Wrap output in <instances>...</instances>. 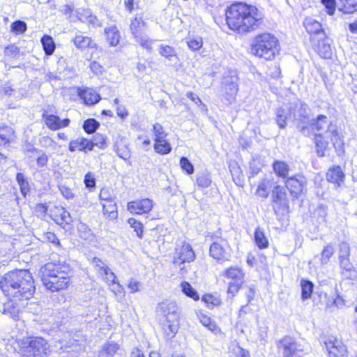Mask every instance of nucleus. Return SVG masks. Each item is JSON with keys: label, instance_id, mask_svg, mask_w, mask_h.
Instances as JSON below:
<instances>
[{"label": "nucleus", "instance_id": "f257e3e1", "mask_svg": "<svg viewBox=\"0 0 357 357\" xmlns=\"http://www.w3.org/2000/svg\"><path fill=\"white\" fill-rule=\"evenodd\" d=\"M226 21L229 28L238 33L255 29L262 20V15L252 5L243 2L233 3L226 10Z\"/></svg>", "mask_w": 357, "mask_h": 357}, {"label": "nucleus", "instance_id": "f03ea898", "mask_svg": "<svg viewBox=\"0 0 357 357\" xmlns=\"http://www.w3.org/2000/svg\"><path fill=\"white\" fill-rule=\"evenodd\" d=\"M0 287L7 297L25 301L33 296L36 289L31 273L25 269L6 273L0 281Z\"/></svg>", "mask_w": 357, "mask_h": 357}, {"label": "nucleus", "instance_id": "7ed1b4c3", "mask_svg": "<svg viewBox=\"0 0 357 357\" xmlns=\"http://www.w3.org/2000/svg\"><path fill=\"white\" fill-rule=\"evenodd\" d=\"M70 267L66 265L47 263L42 268L41 280L52 292L67 288L70 283Z\"/></svg>", "mask_w": 357, "mask_h": 357}, {"label": "nucleus", "instance_id": "20e7f679", "mask_svg": "<svg viewBox=\"0 0 357 357\" xmlns=\"http://www.w3.org/2000/svg\"><path fill=\"white\" fill-rule=\"evenodd\" d=\"M156 312L162 317V329L167 338L174 337L178 333L181 311L174 301H165L158 303Z\"/></svg>", "mask_w": 357, "mask_h": 357}, {"label": "nucleus", "instance_id": "39448f33", "mask_svg": "<svg viewBox=\"0 0 357 357\" xmlns=\"http://www.w3.org/2000/svg\"><path fill=\"white\" fill-rule=\"evenodd\" d=\"M311 126L319 134L322 135L326 132L328 135L337 155H342L344 153V144L339 135L337 127L328 120L326 116L318 115L316 119L312 120Z\"/></svg>", "mask_w": 357, "mask_h": 357}, {"label": "nucleus", "instance_id": "423d86ee", "mask_svg": "<svg viewBox=\"0 0 357 357\" xmlns=\"http://www.w3.org/2000/svg\"><path fill=\"white\" fill-rule=\"evenodd\" d=\"M278 39L270 33H264L256 36L251 52L259 57L271 60L278 52Z\"/></svg>", "mask_w": 357, "mask_h": 357}, {"label": "nucleus", "instance_id": "0eeeda50", "mask_svg": "<svg viewBox=\"0 0 357 357\" xmlns=\"http://www.w3.org/2000/svg\"><path fill=\"white\" fill-rule=\"evenodd\" d=\"M50 345L40 337H36L22 344L20 353L26 357H48L50 354Z\"/></svg>", "mask_w": 357, "mask_h": 357}, {"label": "nucleus", "instance_id": "6e6552de", "mask_svg": "<svg viewBox=\"0 0 357 357\" xmlns=\"http://www.w3.org/2000/svg\"><path fill=\"white\" fill-rule=\"evenodd\" d=\"M238 75L235 70L225 72L222 81V90L227 104L235 101L236 95L238 91Z\"/></svg>", "mask_w": 357, "mask_h": 357}, {"label": "nucleus", "instance_id": "1a4fd4ad", "mask_svg": "<svg viewBox=\"0 0 357 357\" xmlns=\"http://www.w3.org/2000/svg\"><path fill=\"white\" fill-rule=\"evenodd\" d=\"M91 263L96 271L108 285H116L114 287L113 291L114 292L121 293L123 290V287L119 282H116V275L109 268L107 264L98 257L93 258Z\"/></svg>", "mask_w": 357, "mask_h": 357}, {"label": "nucleus", "instance_id": "9d476101", "mask_svg": "<svg viewBox=\"0 0 357 357\" xmlns=\"http://www.w3.org/2000/svg\"><path fill=\"white\" fill-rule=\"evenodd\" d=\"M278 352L281 357H301L303 347L290 336H285L277 344Z\"/></svg>", "mask_w": 357, "mask_h": 357}, {"label": "nucleus", "instance_id": "9b49d317", "mask_svg": "<svg viewBox=\"0 0 357 357\" xmlns=\"http://www.w3.org/2000/svg\"><path fill=\"white\" fill-rule=\"evenodd\" d=\"M308 106L307 104L302 102H295L290 103L288 110L289 114V119H292L295 121L300 122L301 124L305 123L308 118L307 114ZM297 128L302 133H305V130L307 127L304 125H297Z\"/></svg>", "mask_w": 357, "mask_h": 357}, {"label": "nucleus", "instance_id": "f8f14e48", "mask_svg": "<svg viewBox=\"0 0 357 357\" xmlns=\"http://www.w3.org/2000/svg\"><path fill=\"white\" fill-rule=\"evenodd\" d=\"M271 201L275 213L287 211L289 206L286 188L279 185L274 186L272 190Z\"/></svg>", "mask_w": 357, "mask_h": 357}, {"label": "nucleus", "instance_id": "ddd939ff", "mask_svg": "<svg viewBox=\"0 0 357 357\" xmlns=\"http://www.w3.org/2000/svg\"><path fill=\"white\" fill-rule=\"evenodd\" d=\"M321 343L324 345L328 357H344L347 353L346 347L333 336L322 337Z\"/></svg>", "mask_w": 357, "mask_h": 357}, {"label": "nucleus", "instance_id": "4468645a", "mask_svg": "<svg viewBox=\"0 0 357 357\" xmlns=\"http://www.w3.org/2000/svg\"><path fill=\"white\" fill-rule=\"evenodd\" d=\"M306 179L301 174L287 178L285 188H287L294 198H298L306 191Z\"/></svg>", "mask_w": 357, "mask_h": 357}, {"label": "nucleus", "instance_id": "2eb2a0df", "mask_svg": "<svg viewBox=\"0 0 357 357\" xmlns=\"http://www.w3.org/2000/svg\"><path fill=\"white\" fill-rule=\"evenodd\" d=\"M314 42V50L323 59H329L333 55L331 47L332 40L326 36L325 33H321L320 37L312 38Z\"/></svg>", "mask_w": 357, "mask_h": 357}, {"label": "nucleus", "instance_id": "dca6fc26", "mask_svg": "<svg viewBox=\"0 0 357 357\" xmlns=\"http://www.w3.org/2000/svg\"><path fill=\"white\" fill-rule=\"evenodd\" d=\"M229 245L226 240L222 238L218 239L210 245V256L218 261H227L229 257Z\"/></svg>", "mask_w": 357, "mask_h": 357}, {"label": "nucleus", "instance_id": "f3484780", "mask_svg": "<svg viewBox=\"0 0 357 357\" xmlns=\"http://www.w3.org/2000/svg\"><path fill=\"white\" fill-rule=\"evenodd\" d=\"M24 300H16L12 298V299L4 303L0 307V312L15 321L19 320L20 313L24 308Z\"/></svg>", "mask_w": 357, "mask_h": 357}, {"label": "nucleus", "instance_id": "a211bd4d", "mask_svg": "<svg viewBox=\"0 0 357 357\" xmlns=\"http://www.w3.org/2000/svg\"><path fill=\"white\" fill-rule=\"evenodd\" d=\"M195 255L192 247L188 243H183L176 248L173 263L174 264H183L194 260Z\"/></svg>", "mask_w": 357, "mask_h": 357}, {"label": "nucleus", "instance_id": "6ab92c4d", "mask_svg": "<svg viewBox=\"0 0 357 357\" xmlns=\"http://www.w3.org/2000/svg\"><path fill=\"white\" fill-rule=\"evenodd\" d=\"M153 206V201L149 198L129 202L128 210L133 214L141 215L150 212Z\"/></svg>", "mask_w": 357, "mask_h": 357}, {"label": "nucleus", "instance_id": "aec40b11", "mask_svg": "<svg viewBox=\"0 0 357 357\" xmlns=\"http://www.w3.org/2000/svg\"><path fill=\"white\" fill-rule=\"evenodd\" d=\"M43 319L50 326L51 330H56L60 326L68 321V312L64 309L61 310H52L48 317H45Z\"/></svg>", "mask_w": 357, "mask_h": 357}, {"label": "nucleus", "instance_id": "412c9836", "mask_svg": "<svg viewBox=\"0 0 357 357\" xmlns=\"http://www.w3.org/2000/svg\"><path fill=\"white\" fill-rule=\"evenodd\" d=\"M43 119L45 120L47 128L52 130H57L68 127L70 121L68 118L61 119L58 116L54 114H43Z\"/></svg>", "mask_w": 357, "mask_h": 357}, {"label": "nucleus", "instance_id": "4be33fe9", "mask_svg": "<svg viewBox=\"0 0 357 357\" xmlns=\"http://www.w3.org/2000/svg\"><path fill=\"white\" fill-rule=\"evenodd\" d=\"M340 275L344 280H354L357 278V271L354 268L350 259H342L338 260Z\"/></svg>", "mask_w": 357, "mask_h": 357}, {"label": "nucleus", "instance_id": "5701e85b", "mask_svg": "<svg viewBox=\"0 0 357 357\" xmlns=\"http://www.w3.org/2000/svg\"><path fill=\"white\" fill-rule=\"evenodd\" d=\"M68 150L70 152L80 151L87 153L93 150V145L91 140L81 137L75 139L71 140L68 145Z\"/></svg>", "mask_w": 357, "mask_h": 357}, {"label": "nucleus", "instance_id": "b1692460", "mask_svg": "<svg viewBox=\"0 0 357 357\" xmlns=\"http://www.w3.org/2000/svg\"><path fill=\"white\" fill-rule=\"evenodd\" d=\"M77 95L87 105H93L98 102L100 100V95L93 89L90 88H79L77 90Z\"/></svg>", "mask_w": 357, "mask_h": 357}, {"label": "nucleus", "instance_id": "393cba45", "mask_svg": "<svg viewBox=\"0 0 357 357\" xmlns=\"http://www.w3.org/2000/svg\"><path fill=\"white\" fill-rule=\"evenodd\" d=\"M114 150L119 157L127 160L130 158V152L128 147L126 139L123 136H118L114 144Z\"/></svg>", "mask_w": 357, "mask_h": 357}, {"label": "nucleus", "instance_id": "a878e982", "mask_svg": "<svg viewBox=\"0 0 357 357\" xmlns=\"http://www.w3.org/2000/svg\"><path fill=\"white\" fill-rule=\"evenodd\" d=\"M303 24L307 32L313 35L312 38H317L320 37L321 33H325L321 24L312 17L305 18Z\"/></svg>", "mask_w": 357, "mask_h": 357}, {"label": "nucleus", "instance_id": "bb28decb", "mask_svg": "<svg viewBox=\"0 0 357 357\" xmlns=\"http://www.w3.org/2000/svg\"><path fill=\"white\" fill-rule=\"evenodd\" d=\"M344 178V174L341 167L338 165L329 168L326 174L327 181L336 184L337 186H340L341 183L343 182Z\"/></svg>", "mask_w": 357, "mask_h": 357}, {"label": "nucleus", "instance_id": "cd10ccee", "mask_svg": "<svg viewBox=\"0 0 357 357\" xmlns=\"http://www.w3.org/2000/svg\"><path fill=\"white\" fill-rule=\"evenodd\" d=\"M14 130L3 123H0V146L9 144L14 140Z\"/></svg>", "mask_w": 357, "mask_h": 357}, {"label": "nucleus", "instance_id": "c85d7f7f", "mask_svg": "<svg viewBox=\"0 0 357 357\" xmlns=\"http://www.w3.org/2000/svg\"><path fill=\"white\" fill-rule=\"evenodd\" d=\"M73 42L77 48L82 50L87 48H93L96 46V43L91 38L84 36L81 33L75 36L73 39Z\"/></svg>", "mask_w": 357, "mask_h": 357}, {"label": "nucleus", "instance_id": "c756f323", "mask_svg": "<svg viewBox=\"0 0 357 357\" xmlns=\"http://www.w3.org/2000/svg\"><path fill=\"white\" fill-rule=\"evenodd\" d=\"M119 349V345L114 341H107L102 346L98 357H113Z\"/></svg>", "mask_w": 357, "mask_h": 357}, {"label": "nucleus", "instance_id": "7c9ffc66", "mask_svg": "<svg viewBox=\"0 0 357 357\" xmlns=\"http://www.w3.org/2000/svg\"><path fill=\"white\" fill-rule=\"evenodd\" d=\"M107 40L110 46H116L120 40V33L115 25L110 26L105 29Z\"/></svg>", "mask_w": 357, "mask_h": 357}, {"label": "nucleus", "instance_id": "2f4dec72", "mask_svg": "<svg viewBox=\"0 0 357 357\" xmlns=\"http://www.w3.org/2000/svg\"><path fill=\"white\" fill-rule=\"evenodd\" d=\"M145 26L146 22L143 20L142 17L137 15L131 21L130 29L134 37H139V34L144 33Z\"/></svg>", "mask_w": 357, "mask_h": 357}, {"label": "nucleus", "instance_id": "473e14b6", "mask_svg": "<svg viewBox=\"0 0 357 357\" xmlns=\"http://www.w3.org/2000/svg\"><path fill=\"white\" fill-rule=\"evenodd\" d=\"M224 275L231 279L234 282H243L244 273L241 268L238 266L230 267L225 270Z\"/></svg>", "mask_w": 357, "mask_h": 357}, {"label": "nucleus", "instance_id": "72a5a7b5", "mask_svg": "<svg viewBox=\"0 0 357 357\" xmlns=\"http://www.w3.org/2000/svg\"><path fill=\"white\" fill-rule=\"evenodd\" d=\"M275 121L280 129H284L287 126V119H289V110L278 107L275 111Z\"/></svg>", "mask_w": 357, "mask_h": 357}, {"label": "nucleus", "instance_id": "f704fd0d", "mask_svg": "<svg viewBox=\"0 0 357 357\" xmlns=\"http://www.w3.org/2000/svg\"><path fill=\"white\" fill-rule=\"evenodd\" d=\"M273 169L277 176L282 178H287L290 170L288 164L282 160H275L273 163Z\"/></svg>", "mask_w": 357, "mask_h": 357}, {"label": "nucleus", "instance_id": "c9c22d12", "mask_svg": "<svg viewBox=\"0 0 357 357\" xmlns=\"http://www.w3.org/2000/svg\"><path fill=\"white\" fill-rule=\"evenodd\" d=\"M26 152L32 153L36 157V164L38 167H43L47 165L49 158L43 150L31 147L26 150Z\"/></svg>", "mask_w": 357, "mask_h": 357}, {"label": "nucleus", "instance_id": "e433bc0d", "mask_svg": "<svg viewBox=\"0 0 357 357\" xmlns=\"http://www.w3.org/2000/svg\"><path fill=\"white\" fill-rule=\"evenodd\" d=\"M273 187V179L264 178L259 183L257 189V194L259 197L266 198L268 196V190Z\"/></svg>", "mask_w": 357, "mask_h": 357}, {"label": "nucleus", "instance_id": "4c0bfd02", "mask_svg": "<svg viewBox=\"0 0 357 357\" xmlns=\"http://www.w3.org/2000/svg\"><path fill=\"white\" fill-rule=\"evenodd\" d=\"M254 238L257 246L259 249L262 250L268 247L269 243L268 238L264 231L259 227L255 229Z\"/></svg>", "mask_w": 357, "mask_h": 357}, {"label": "nucleus", "instance_id": "58836bf2", "mask_svg": "<svg viewBox=\"0 0 357 357\" xmlns=\"http://www.w3.org/2000/svg\"><path fill=\"white\" fill-rule=\"evenodd\" d=\"M44 52L47 56H51L54 52L56 45L52 36L44 35L40 39Z\"/></svg>", "mask_w": 357, "mask_h": 357}, {"label": "nucleus", "instance_id": "ea45409f", "mask_svg": "<svg viewBox=\"0 0 357 357\" xmlns=\"http://www.w3.org/2000/svg\"><path fill=\"white\" fill-rule=\"evenodd\" d=\"M155 151L161 155H166L171 152L172 146L166 138L155 141L153 145Z\"/></svg>", "mask_w": 357, "mask_h": 357}, {"label": "nucleus", "instance_id": "a19ab883", "mask_svg": "<svg viewBox=\"0 0 357 357\" xmlns=\"http://www.w3.org/2000/svg\"><path fill=\"white\" fill-rule=\"evenodd\" d=\"M301 287L302 300L305 301L309 299L313 292L314 284L308 280L303 279L301 281Z\"/></svg>", "mask_w": 357, "mask_h": 357}, {"label": "nucleus", "instance_id": "79ce46f5", "mask_svg": "<svg viewBox=\"0 0 357 357\" xmlns=\"http://www.w3.org/2000/svg\"><path fill=\"white\" fill-rule=\"evenodd\" d=\"M102 211L104 215L111 219H116L118 215L116 204L114 201L102 204Z\"/></svg>", "mask_w": 357, "mask_h": 357}, {"label": "nucleus", "instance_id": "37998d69", "mask_svg": "<svg viewBox=\"0 0 357 357\" xmlns=\"http://www.w3.org/2000/svg\"><path fill=\"white\" fill-rule=\"evenodd\" d=\"M100 126V123L96 119L89 118L84 121L82 128L87 134H93L99 128Z\"/></svg>", "mask_w": 357, "mask_h": 357}, {"label": "nucleus", "instance_id": "c03bdc74", "mask_svg": "<svg viewBox=\"0 0 357 357\" xmlns=\"http://www.w3.org/2000/svg\"><path fill=\"white\" fill-rule=\"evenodd\" d=\"M181 287L182 292L185 296L192 298L195 301H198L199 299L198 293L189 282L185 281L182 282L181 283Z\"/></svg>", "mask_w": 357, "mask_h": 357}, {"label": "nucleus", "instance_id": "a18cd8bd", "mask_svg": "<svg viewBox=\"0 0 357 357\" xmlns=\"http://www.w3.org/2000/svg\"><path fill=\"white\" fill-rule=\"evenodd\" d=\"M16 181L20 186V192L22 195L26 197V195L29 192V184L27 179L25 178L24 174L17 173L16 175Z\"/></svg>", "mask_w": 357, "mask_h": 357}, {"label": "nucleus", "instance_id": "49530a36", "mask_svg": "<svg viewBox=\"0 0 357 357\" xmlns=\"http://www.w3.org/2000/svg\"><path fill=\"white\" fill-rule=\"evenodd\" d=\"M212 181L207 172H199L197 174L196 183L198 187L206 188L210 186Z\"/></svg>", "mask_w": 357, "mask_h": 357}, {"label": "nucleus", "instance_id": "de8ad7c7", "mask_svg": "<svg viewBox=\"0 0 357 357\" xmlns=\"http://www.w3.org/2000/svg\"><path fill=\"white\" fill-rule=\"evenodd\" d=\"M315 144L317 147V153L319 157L324 156V151L328 146V142L322 138V135L317 134L315 135Z\"/></svg>", "mask_w": 357, "mask_h": 357}, {"label": "nucleus", "instance_id": "09e8293b", "mask_svg": "<svg viewBox=\"0 0 357 357\" xmlns=\"http://www.w3.org/2000/svg\"><path fill=\"white\" fill-rule=\"evenodd\" d=\"M335 249L331 243L324 246L321 253V264L323 265L328 264L331 257L333 255Z\"/></svg>", "mask_w": 357, "mask_h": 357}, {"label": "nucleus", "instance_id": "8fccbe9b", "mask_svg": "<svg viewBox=\"0 0 357 357\" xmlns=\"http://www.w3.org/2000/svg\"><path fill=\"white\" fill-rule=\"evenodd\" d=\"M159 54L169 61H172L173 58H176L174 47L169 45H161L159 47Z\"/></svg>", "mask_w": 357, "mask_h": 357}, {"label": "nucleus", "instance_id": "3c124183", "mask_svg": "<svg viewBox=\"0 0 357 357\" xmlns=\"http://www.w3.org/2000/svg\"><path fill=\"white\" fill-rule=\"evenodd\" d=\"M351 248L349 244L345 241H342L339 244L338 260L349 258Z\"/></svg>", "mask_w": 357, "mask_h": 357}, {"label": "nucleus", "instance_id": "603ef678", "mask_svg": "<svg viewBox=\"0 0 357 357\" xmlns=\"http://www.w3.org/2000/svg\"><path fill=\"white\" fill-rule=\"evenodd\" d=\"M26 24L22 20L15 21L10 25L11 31L16 35L24 33L26 31Z\"/></svg>", "mask_w": 357, "mask_h": 357}, {"label": "nucleus", "instance_id": "864d4df0", "mask_svg": "<svg viewBox=\"0 0 357 357\" xmlns=\"http://www.w3.org/2000/svg\"><path fill=\"white\" fill-rule=\"evenodd\" d=\"M199 320L202 324L206 326L211 331L215 332L216 331H218V326L213 321L211 320V319L209 317L205 314H201L199 316Z\"/></svg>", "mask_w": 357, "mask_h": 357}, {"label": "nucleus", "instance_id": "5fc2aeb1", "mask_svg": "<svg viewBox=\"0 0 357 357\" xmlns=\"http://www.w3.org/2000/svg\"><path fill=\"white\" fill-rule=\"evenodd\" d=\"M152 131L155 137L154 142L162 139V138H166L167 136V133L164 130L163 126L158 123L153 126Z\"/></svg>", "mask_w": 357, "mask_h": 357}, {"label": "nucleus", "instance_id": "6e6d98bb", "mask_svg": "<svg viewBox=\"0 0 357 357\" xmlns=\"http://www.w3.org/2000/svg\"><path fill=\"white\" fill-rule=\"evenodd\" d=\"M130 226L133 228L134 231L136 232L137 236L139 238H142L143 237V225L139 221L137 220L135 218H129L128 220Z\"/></svg>", "mask_w": 357, "mask_h": 357}, {"label": "nucleus", "instance_id": "4d7b16f0", "mask_svg": "<svg viewBox=\"0 0 357 357\" xmlns=\"http://www.w3.org/2000/svg\"><path fill=\"white\" fill-rule=\"evenodd\" d=\"M90 140H91V144L93 145V149L95 146H97L101 149H105L107 147L105 137L102 135L96 134L93 137V139H90Z\"/></svg>", "mask_w": 357, "mask_h": 357}, {"label": "nucleus", "instance_id": "13d9d810", "mask_svg": "<svg viewBox=\"0 0 357 357\" xmlns=\"http://www.w3.org/2000/svg\"><path fill=\"white\" fill-rule=\"evenodd\" d=\"M136 42L139 43L143 47L151 50V45L153 42V40L149 38V37L144 33L139 34V37H134Z\"/></svg>", "mask_w": 357, "mask_h": 357}, {"label": "nucleus", "instance_id": "bf43d9fd", "mask_svg": "<svg viewBox=\"0 0 357 357\" xmlns=\"http://www.w3.org/2000/svg\"><path fill=\"white\" fill-rule=\"evenodd\" d=\"M343 4V10L347 13H352L357 10V0H340Z\"/></svg>", "mask_w": 357, "mask_h": 357}, {"label": "nucleus", "instance_id": "052dcab7", "mask_svg": "<svg viewBox=\"0 0 357 357\" xmlns=\"http://www.w3.org/2000/svg\"><path fill=\"white\" fill-rule=\"evenodd\" d=\"M180 166L181 169L188 174H192L194 172V166L186 157H181L180 159Z\"/></svg>", "mask_w": 357, "mask_h": 357}, {"label": "nucleus", "instance_id": "680f3d73", "mask_svg": "<svg viewBox=\"0 0 357 357\" xmlns=\"http://www.w3.org/2000/svg\"><path fill=\"white\" fill-rule=\"evenodd\" d=\"M189 49L192 51L199 50L203 45L202 38L201 37L190 38L187 42Z\"/></svg>", "mask_w": 357, "mask_h": 357}, {"label": "nucleus", "instance_id": "e2e57ef3", "mask_svg": "<svg viewBox=\"0 0 357 357\" xmlns=\"http://www.w3.org/2000/svg\"><path fill=\"white\" fill-rule=\"evenodd\" d=\"M57 221V223L59 225H70L73 222V218L68 211L65 208H62Z\"/></svg>", "mask_w": 357, "mask_h": 357}, {"label": "nucleus", "instance_id": "0e129e2a", "mask_svg": "<svg viewBox=\"0 0 357 357\" xmlns=\"http://www.w3.org/2000/svg\"><path fill=\"white\" fill-rule=\"evenodd\" d=\"M319 222H325L327 215V207L324 204H319L314 211Z\"/></svg>", "mask_w": 357, "mask_h": 357}, {"label": "nucleus", "instance_id": "69168bd1", "mask_svg": "<svg viewBox=\"0 0 357 357\" xmlns=\"http://www.w3.org/2000/svg\"><path fill=\"white\" fill-rule=\"evenodd\" d=\"M84 183L86 188L92 189L96 185V181L93 173L89 172H87L84 178Z\"/></svg>", "mask_w": 357, "mask_h": 357}, {"label": "nucleus", "instance_id": "338daca9", "mask_svg": "<svg viewBox=\"0 0 357 357\" xmlns=\"http://www.w3.org/2000/svg\"><path fill=\"white\" fill-rule=\"evenodd\" d=\"M76 13L78 20L83 23H86L91 13V11L89 9L79 8L76 10Z\"/></svg>", "mask_w": 357, "mask_h": 357}, {"label": "nucleus", "instance_id": "774afa93", "mask_svg": "<svg viewBox=\"0 0 357 357\" xmlns=\"http://www.w3.org/2000/svg\"><path fill=\"white\" fill-rule=\"evenodd\" d=\"M4 54L7 56L16 58L20 54V48L15 45H8L5 48Z\"/></svg>", "mask_w": 357, "mask_h": 357}]
</instances>
